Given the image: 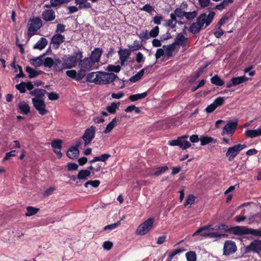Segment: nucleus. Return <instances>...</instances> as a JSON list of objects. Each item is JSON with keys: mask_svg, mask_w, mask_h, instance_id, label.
<instances>
[{"mask_svg": "<svg viewBox=\"0 0 261 261\" xmlns=\"http://www.w3.org/2000/svg\"><path fill=\"white\" fill-rule=\"evenodd\" d=\"M248 77H246L245 75H243L241 76L232 77L230 81L232 83V85H233V86H236L237 85H238L240 84L246 82L247 81H248Z\"/></svg>", "mask_w": 261, "mask_h": 261, "instance_id": "obj_24", "label": "nucleus"}, {"mask_svg": "<svg viewBox=\"0 0 261 261\" xmlns=\"http://www.w3.org/2000/svg\"><path fill=\"white\" fill-rule=\"evenodd\" d=\"M43 56H41L34 59H31V62L33 65L35 67H40L43 65V60L42 59Z\"/></svg>", "mask_w": 261, "mask_h": 261, "instance_id": "obj_34", "label": "nucleus"}, {"mask_svg": "<svg viewBox=\"0 0 261 261\" xmlns=\"http://www.w3.org/2000/svg\"><path fill=\"white\" fill-rule=\"evenodd\" d=\"M91 171L87 169L81 170L79 172L77 175V178L79 180H86L88 179V177L90 176ZM80 182V180L77 181L76 183L78 184Z\"/></svg>", "mask_w": 261, "mask_h": 261, "instance_id": "obj_20", "label": "nucleus"}, {"mask_svg": "<svg viewBox=\"0 0 261 261\" xmlns=\"http://www.w3.org/2000/svg\"><path fill=\"white\" fill-rule=\"evenodd\" d=\"M102 53L103 50L101 48H95L94 50L91 51V56L89 58H91L93 62L95 64L100 61Z\"/></svg>", "mask_w": 261, "mask_h": 261, "instance_id": "obj_18", "label": "nucleus"}, {"mask_svg": "<svg viewBox=\"0 0 261 261\" xmlns=\"http://www.w3.org/2000/svg\"><path fill=\"white\" fill-rule=\"evenodd\" d=\"M118 119L117 117L114 118L107 125L105 129L103 131L105 134L110 133L113 128L117 125V121Z\"/></svg>", "mask_w": 261, "mask_h": 261, "instance_id": "obj_29", "label": "nucleus"}, {"mask_svg": "<svg viewBox=\"0 0 261 261\" xmlns=\"http://www.w3.org/2000/svg\"><path fill=\"white\" fill-rule=\"evenodd\" d=\"M78 167V165L74 163H68L67 165V168L68 171L76 170Z\"/></svg>", "mask_w": 261, "mask_h": 261, "instance_id": "obj_60", "label": "nucleus"}, {"mask_svg": "<svg viewBox=\"0 0 261 261\" xmlns=\"http://www.w3.org/2000/svg\"><path fill=\"white\" fill-rule=\"evenodd\" d=\"M47 44V40L45 38H41L34 45V49H38L42 50L44 49Z\"/></svg>", "mask_w": 261, "mask_h": 261, "instance_id": "obj_23", "label": "nucleus"}, {"mask_svg": "<svg viewBox=\"0 0 261 261\" xmlns=\"http://www.w3.org/2000/svg\"><path fill=\"white\" fill-rule=\"evenodd\" d=\"M237 250V246L235 243L231 240L225 241L223 247V254L229 255L234 253Z\"/></svg>", "mask_w": 261, "mask_h": 261, "instance_id": "obj_14", "label": "nucleus"}, {"mask_svg": "<svg viewBox=\"0 0 261 261\" xmlns=\"http://www.w3.org/2000/svg\"><path fill=\"white\" fill-rule=\"evenodd\" d=\"M165 54V50L163 48H158L156 50V53L155 54V58L157 60L159 59L162 56H163Z\"/></svg>", "mask_w": 261, "mask_h": 261, "instance_id": "obj_61", "label": "nucleus"}, {"mask_svg": "<svg viewBox=\"0 0 261 261\" xmlns=\"http://www.w3.org/2000/svg\"><path fill=\"white\" fill-rule=\"evenodd\" d=\"M245 135L248 137L253 138L257 137L255 129H247L245 131Z\"/></svg>", "mask_w": 261, "mask_h": 261, "instance_id": "obj_59", "label": "nucleus"}, {"mask_svg": "<svg viewBox=\"0 0 261 261\" xmlns=\"http://www.w3.org/2000/svg\"><path fill=\"white\" fill-rule=\"evenodd\" d=\"M163 48L165 50L166 55L168 58L173 56V52L175 50V46L173 43L168 45H164Z\"/></svg>", "mask_w": 261, "mask_h": 261, "instance_id": "obj_22", "label": "nucleus"}, {"mask_svg": "<svg viewBox=\"0 0 261 261\" xmlns=\"http://www.w3.org/2000/svg\"><path fill=\"white\" fill-rule=\"evenodd\" d=\"M200 140L202 146L207 145L210 143H215L216 142V140L212 137H208L207 136L201 137Z\"/></svg>", "mask_w": 261, "mask_h": 261, "instance_id": "obj_27", "label": "nucleus"}, {"mask_svg": "<svg viewBox=\"0 0 261 261\" xmlns=\"http://www.w3.org/2000/svg\"><path fill=\"white\" fill-rule=\"evenodd\" d=\"M147 95L148 92L147 91H146L142 93L130 95L128 98L131 101H135L139 99L145 98Z\"/></svg>", "mask_w": 261, "mask_h": 261, "instance_id": "obj_28", "label": "nucleus"}, {"mask_svg": "<svg viewBox=\"0 0 261 261\" xmlns=\"http://www.w3.org/2000/svg\"><path fill=\"white\" fill-rule=\"evenodd\" d=\"M80 154V151L79 149H76L74 148V147H70L67 151L66 155L67 156L71 159H74L78 157Z\"/></svg>", "mask_w": 261, "mask_h": 261, "instance_id": "obj_21", "label": "nucleus"}, {"mask_svg": "<svg viewBox=\"0 0 261 261\" xmlns=\"http://www.w3.org/2000/svg\"><path fill=\"white\" fill-rule=\"evenodd\" d=\"M112 83L116 89H122L125 86L124 82L122 81L118 76Z\"/></svg>", "mask_w": 261, "mask_h": 261, "instance_id": "obj_37", "label": "nucleus"}, {"mask_svg": "<svg viewBox=\"0 0 261 261\" xmlns=\"http://www.w3.org/2000/svg\"><path fill=\"white\" fill-rule=\"evenodd\" d=\"M121 69V67L120 65H114L109 64L107 67V70L110 72L118 73Z\"/></svg>", "mask_w": 261, "mask_h": 261, "instance_id": "obj_36", "label": "nucleus"}, {"mask_svg": "<svg viewBox=\"0 0 261 261\" xmlns=\"http://www.w3.org/2000/svg\"><path fill=\"white\" fill-rule=\"evenodd\" d=\"M118 54L119 56V58H122L123 59L125 58V59H127L128 57L131 54V51L129 49H121L118 51Z\"/></svg>", "mask_w": 261, "mask_h": 261, "instance_id": "obj_35", "label": "nucleus"}, {"mask_svg": "<svg viewBox=\"0 0 261 261\" xmlns=\"http://www.w3.org/2000/svg\"><path fill=\"white\" fill-rule=\"evenodd\" d=\"M18 107L21 112L24 114H28L30 112V108L29 105L24 101H21L18 103Z\"/></svg>", "mask_w": 261, "mask_h": 261, "instance_id": "obj_25", "label": "nucleus"}, {"mask_svg": "<svg viewBox=\"0 0 261 261\" xmlns=\"http://www.w3.org/2000/svg\"><path fill=\"white\" fill-rule=\"evenodd\" d=\"M174 13L177 17L180 18H182L185 16H186V12L182 11L181 9L179 8L175 9L174 10Z\"/></svg>", "mask_w": 261, "mask_h": 261, "instance_id": "obj_57", "label": "nucleus"}, {"mask_svg": "<svg viewBox=\"0 0 261 261\" xmlns=\"http://www.w3.org/2000/svg\"><path fill=\"white\" fill-rule=\"evenodd\" d=\"M188 38L185 37L182 33H178L176 36L174 42L172 43L175 45L181 46L184 47L186 46Z\"/></svg>", "mask_w": 261, "mask_h": 261, "instance_id": "obj_16", "label": "nucleus"}, {"mask_svg": "<svg viewBox=\"0 0 261 261\" xmlns=\"http://www.w3.org/2000/svg\"><path fill=\"white\" fill-rule=\"evenodd\" d=\"M25 71L29 73V77L30 79L36 77L40 74V71H37L30 66L26 67Z\"/></svg>", "mask_w": 261, "mask_h": 261, "instance_id": "obj_30", "label": "nucleus"}, {"mask_svg": "<svg viewBox=\"0 0 261 261\" xmlns=\"http://www.w3.org/2000/svg\"><path fill=\"white\" fill-rule=\"evenodd\" d=\"M79 60V67L80 69H82L83 70L88 71L94 68L95 63L93 62L91 58L87 57Z\"/></svg>", "mask_w": 261, "mask_h": 261, "instance_id": "obj_13", "label": "nucleus"}, {"mask_svg": "<svg viewBox=\"0 0 261 261\" xmlns=\"http://www.w3.org/2000/svg\"><path fill=\"white\" fill-rule=\"evenodd\" d=\"M120 105L119 102H112L110 106H108L106 107V110L110 114H115L116 112L117 109L118 108Z\"/></svg>", "mask_w": 261, "mask_h": 261, "instance_id": "obj_31", "label": "nucleus"}, {"mask_svg": "<svg viewBox=\"0 0 261 261\" xmlns=\"http://www.w3.org/2000/svg\"><path fill=\"white\" fill-rule=\"evenodd\" d=\"M188 136L184 135L178 137L177 139L172 140L169 141L168 144L171 146H178L183 150L191 147V143L187 140Z\"/></svg>", "mask_w": 261, "mask_h": 261, "instance_id": "obj_8", "label": "nucleus"}, {"mask_svg": "<svg viewBox=\"0 0 261 261\" xmlns=\"http://www.w3.org/2000/svg\"><path fill=\"white\" fill-rule=\"evenodd\" d=\"M16 88L21 93H24L26 91V84L25 82H22L19 84L16 85Z\"/></svg>", "mask_w": 261, "mask_h": 261, "instance_id": "obj_46", "label": "nucleus"}, {"mask_svg": "<svg viewBox=\"0 0 261 261\" xmlns=\"http://www.w3.org/2000/svg\"><path fill=\"white\" fill-rule=\"evenodd\" d=\"M257 253L261 252V240H255L245 247V253Z\"/></svg>", "mask_w": 261, "mask_h": 261, "instance_id": "obj_12", "label": "nucleus"}, {"mask_svg": "<svg viewBox=\"0 0 261 261\" xmlns=\"http://www.w3.org/2000/svg\"><path fill=\"white\" fill-rule=\"evenodd\" d=\"M27 212L25 213V216H31L36 214L39 211V209L30 206L27 207Z\"/></svg>", "mask_w": 261, "mask_h": 261, "instance_id": "obj_38", "label": "nucleus"}, {"mask_svg": "<svg viewBox=\"0 0 261 261\" xmlns=\"http://www.w3.org/2000/svg\"><path fill=\"white\" fill-rule=\"evenodd\" d=\"M100 182L99 180H89L85 182L84 186L85 188H88L89 185L92 186L94 188H97L100 185Z\"/></svg>", "mask_w": 261, "mask_h": 261, "instance_id": "obj_43", "label": "nucleus"}, {"mask_svg": "<svg viewBox=\"0 0 261 261\" xmlns=\"http://www.w3.org/2000/svg\"><path fill=\"white\" fill-rule=\"evenodd\" d=\"M71 0H50L51 6L53 7L60 6L61 5L68 3Z\"/></svg>", "mask_w": 261, "mask_h": 261, "instance_id": "obj_42", "label": "nucleus"}, {"mask_svg": "<svg viewBox=\"0 0 261 261\" xmlns=\"http://www.w3.org/2000/svg\"><path fill=\"white\" fill-rule=\"evenodd\" d=\"M208 229H212L214 230V229L213 228H211V225H205L203 227H201L199 228H198V230H197L193 234V236H196L200 233L202 231L205 230H208Z\"/></svg>", "mask_w": 261, "mask_h": 261, "instance_id": "obj_53", "label": "nucleus"}, {"mask_svg": "<svg viewBox=\"0 0 261 261\" xmlns=\"http://www.w3.org/2000/svg\"><path fill=\"white\" fill-rule=\"evenodd\" d=\"M43 62V65L45 67L48 68L52 67L54 63V60L50 57H46Z\"/></svg>", "mask_w": 261, "mask_h": 261, "instance_id": "obj_40", "label": "nucleus"}, {"mask_svg": "<svg viewBox=\"0 0 261 261\" xmlns=\"http://www.w3.org/2000/svg\"><path fill=\"white\" fill-rule=\"evenodd\" d=\"M86 71L83 70L82 69H80V70H79L78 72H77L76 80L77 81H81L86 75Z\"/></svg>", "mask_w": 261, "mask_h": 261, "instance_id": "obj_56", "label": "nucleus"}, {"mask_svg": "<svg viewBox=\"0 0 261 261\" xmlns=\"http://www.w3.org/2000/svg\"><path fill=\"white\" fill-rule=\"evenodd\" d=\"M16 151L15 150H12L10 152H7L5 154V156L3 159V162L6 161L10 159V158L11 156H16Z\"/></svg>", "mask_w": 261, "mask_h": 261, "instance_id": "obj_58", "label": "nucleus"}, {"mask_svg": "<svg viewBox=\"0 0 261 261\" xmlns=\"http://www.w3.org/2000/svg\"><path fill=\"white\" fill-rule=\"evenodd\" d=\"M141 10L144 11L148 13H151L152 11L154 10V9L152 6H151L150 4H146L142 8Z\"/></svg>", "mask_w": 261, "mask_h": 261, "instance_id": "obj_62", "label": "nucleus"}, {"mask_svg": "<svg viewBox=\"0 0 261 261\" xmlns=\"http://www.w3.org/2000/svg\"><path fill=\"white\" fill-rule=\"evenodd\" d=\"M66 74L68 76L76 80L77 72L75 70H67Z\"/></svg>", "mask_w": 261, "mask_h": 261, "instance_id": "obj_63", "label": "nucleus"}, {"mask_svg": "<svg viewBox=\"0 0 261 261\" xmlns=\"http://www.w3.org/2000/svg\"><path fill=\"white\" fill-rule=\"evenodd\" d=\"M96 127L92 125L86 129L82 136V139L84 141L85 146H87L90 144L92 140L94 139L95 134Z\"/></svg>", "mask_w": 261, "mask_h": 261, "instance_id": "obj_9", "label": "nucleus"}, {"mask_svg": "<svg viewBox=\"0 0 261 261\" xmlns=\"http://www.w3.org/2000/svg\"><path fill=\"white\" fill-rule=\"evenodd\" d=\"M208 237L210 238H218L221 237H227V235L224 233H220L219 232H208Z\"/></svg>", "mask_w": 261, "mask_h": 261, "instance_id": "obj_45", "label": "nucleus"}, {"mask_svg": "<svg viewBox=\"0 0 261 261\" xmlns=\"http://www.w3.org/2000/svg\"><path fill=\"white\" fill-rule=\"evenodd\" d=\"M187 261H196V254L194 251H189L186 253Z\"/></svg>", "mask_w": 261, "mask_h": 261, "instance_id": "obj_39", "label": "nucleus"}, {"mask_svg": "<svg viewBox=\"0 0 261 261\" xmlns=\"http://www.w3.org/2000/svg\"><path fill=\"white\" fill-rule=\"evenodd\" d=\"M111 155L109 153H104L100 156H96V160H97V161H101V162H106L109 158H110Z\"/></svg>", "mask_w": 261, "mask_h": 261, "instance_id": "obj_48", "label": "nucleus"}, {"mask_svg": "<svg viewBox=\"0 0 261 261\" xmlns=\"http://www.w3.org/2000/svg\"><path fill=\"white\" fill-rule=\"evenodd\" d=\"M233 234L235 235L251 234L255 237H261V229H255L246 226H234L233 228Z\"/></svg>", "mask_w": 261, "mask_h": 261, "instance_id": "obj_4", "label": "nucleus"}, {"mask_svg": "<svg viewBox=\"0 0 261 261\" xmlns=\"http://www.w3.org/2000/svg\"><path fill=\"white\" fill-rule=\"evenodd\" d=\"M207 66H208V65L206 64L202 68H199L195 74L194 80L193 81H191V82H193L196 79H198L200 76V75L203 72L204 69L206 68Z\"/></svg>", "mask_w": 261, "mask_h": 261, "instance_id": "obj_51", "label": "nucleus"}, {"mask_svg": "<svg viewBox=\"0 0 261 261\" xmlns=\"http://www.w3.org/2000/svg\"><path fill=\"white\" fill-rule=\"evenodd\" d=\"M120 224V221H118L116 223L106 225L103 227L104 230H113L117 227Z\"/></svg>", "mask_w": 261, "mask_h": 261, "instance_id": "obj_50", "label": "nucleus"}, {"mask_svg": "<svg viewBox=\"0 0 261 261\" xmlns=\"http://www.w3.org/2000/svg\"><path fill=\"white\" fill-rule=\"evenodd\" d=\"M64 36L60 34H56L52 37L51 43L53 44L54 46L56 45L55 48L58 49L59 45L64 41Z\"/></svg>", "mask_w": 261, "mask_h": 261, "instance_id": "obj_19", "label": "nucleus"}, {"mask_svg": "<svg viewBox=\"0 0 261 261\" xmlns=\"http://www.w3.org/2000/svg\"><path fill=\"white\" fill-rule=\"evenodd\" d=\"M159 27L155 26L149 33V35L152 38H155L158 36L159 33Z\"/></svg>", "mask_w": 261, "mask_h": 261, "instance_id": "obj_47", "label": "nucleus"}, {"mask_svg": "<svg viewBox=\"0 0 261 261\" xmlns=\"http://www.w3.org/2000/svg\"><path fill=\"white\" fill-rule=\"evenodd\" d=\"M83 58V51L79 50L72 56H68L63 60V68L69 69L75 67L78 61Z\"/></svg>", "mask_w": 261, "mask_h": 261, "instance_id": "obj_3", "label": "nucleus"}, {"mask_svg": "<svg viewBox=\"0 0 261 261\" xmlns=\"http://www.w3.org/2000/svg\"><path fill=\"white\" fill-rule=\"evenodd\" d=\"M215 15V12H212L207 15L203 13L201 14L196 19V22L192 23L189 31L193 34L195 35L199 33L203 28L204 23L205 26L204 28L209 25L212 22Z\"/></svg>", "mask_w": 261, "mask_h": 261, "instance_id": "obj_2", "label": "nucleus"}, {"mask_svg": "<svg viewBox=\"0 0 261 261\" xmlns=\"http://www.w3.org/2000/svg\"><path fill=\"white\" fill-rule=\"evenodd\" d=\"M195 201V196L192 194H190L187 197L186 201H185L184 205L187 206L188 204L192 205V204L194 203Z\"/></svg>", "mask_w": 261, "mask_h": 261, "instance_id": "obj_44", "label": "nucleus"}, {"mask_svg": "<svg viewBox=\"0 0 261 261\" xmlns=\"http://www.w3.org/2000/svg\"><path fill=\"white\" fill-rule=\"evenodd\" d=\"M32 103L34 108L39 112L41 115H44L48 113V111L46 109V105L43 99H39L36 98H32Z\"/></svg>", "mask_w": 261, "mask_h": 261, "instance_id": "obj_11", "label": "nucleus"}, {"mask_svg": "<svg viewBox=\"0 0 261 261\" xmlns=\"http://www.w3.org/2000/svg\"><path fill=\"white\" fill-rule=\"evenodd\" d=\"M186 16L185 17L189 20H192L195 18L197 15L196 11L186 12L185 13Z\"/></svg>", "mask_w": 261, "mask_h": 261, "instance_id": "obj_55", "label": "nucleus"}, {"mask_svg": "<svg viewBox=\"0 0 261 261\" xmlns=\"http://www.w3.org/2000/svg\"><path fill=\"white\" fill-rule=\"evenodd\" d=\"M247 147L246 145L238 144L228 148L225 156L229 162L232 161L240 152Z\"/></svg>", "mask_w": 261, "mask_h": 261, "instance_id": "obj_7", "label": "nucleus"}, {"mask_svg": "<svg viewBox=\"0 0 261 261\" xmlns=\"http://www.w3.org/2000/svg\"><path fill=\"white\" fill-rule=\"evenodd\" d=\"M211 82L213 84L218 86H222L224 84V81L218 75H215L211 77Z\"/></svg>", "mask_w": 261, "mask_h": 261, "instance_id": "obj_32", "label": "nucleus"}, {"mask_svg": "<svg viewBox=\"0 0 261 261\" xmlns=\"http://www.w3.org/2000/svg\"><path fill=\"white\" fill-rule=\"evenodd\" d=\"M46 94H48V99L50 100H56L59 98V95L56 92H51L49 93L46 91Z\"/></svg>", "mask_w": 261, "mask_h": 261, "instance_id": "obj_54", "label": "nucleus"}, {"mask_svg": "<svg viewBox=\"0 0 261 261\" xmlns=\"http://www.w3.org/2000/svg\"><path fill=\"white\" fill-rule=\"evenodd\" d=\"M30 22L28 30V35L30 38L36 34V32L42 26V21L39 17L30 19Z\"/></svg>", "mask_w": 261, "mask_h": 261, "instance_id": "obj_5", "label": "nucleus"}, {"mask_svg": "<svg viewBox=\"0 0 261 261\" xmlns=\"http://www.w3.org/2000/svg\"><path fill=\"white\" fill-rule=\"evenodd\" d=\"M142 46V43L140 41L136 40L134 41L132 45H128V46L129 47V49L131 51H134L141 49Z\"/></svg>", "mask_w": 261, "mask_h": 261, "instance_id": "obj_33", "label": "nucleus"}, {"mask_svg": "<svg viewBox=\"0 0 261 261\" xmlns=\"http://www.w3.org/2000/svg\"><path fill=\"white\" fill-rule=\"evenodd\" d=\"M238 124V121H229L223 127L221 135L224 136L225 134H226L232 136L237 128Z\"/></svg>", "mask_w": 261, "mask_h": 261, "instance_id": "obj_10", "label": "nucleus"}, {"mask_svg": "<svg viewBox=\"0 0 261 261\" xmlns=\"http://www.w3.org/2000/svg\"><path fill=\"white\" fill-rule=\"evenodd\" d=\"M117 77V75L113 72L96 71L88 73L86 80L96 85H107L112 83Z\"/></svg>", "mask_w": 261, "mask_h": 261, "instance_id": "obj_1", "label": "nucleus"}, {"mask_svg": "<svg viewBox=\"0 0 261 261\" xmlns=\"http://www.w3.org/2000/svg\"><path fill=\"white\" fill-rule=\"evenodd\" d=\"M169 169L168 167L167 166H165L164 167H158L156 169V170L153 173V175L159 176L161 174L165 172L168 171Z\"/></svg>", "mask_w": 261, "mask_h": 261, "instance_id": "obj_41", "label": "nucleus"}, {"mask_svg": "<svg viewBox=\"0 0 261 261\" xmlns=\"http://www.w3.org/2000/svg\"><path fill=\"white\" fill-rule=\"evenodd\" d=\"M45 93H46V91L41 89H35L33 91L30 92V94L31 95H34L38 98H42L43 97Z\"/></svg>", "mask_w": 261, "mask_h": 261, "instance_id": "obj_26", "label": "nucleus"}, {"mask_svg": "<svg viewBox=\"0 0 261 261\" xmlns=\"http://www.w3.org/2000/svg\"><path fill=\"white\" fill-rule=\"evenodd\" d=\"M229 14L228 13L225 14L224 15H223L222 18L220 19V20L218 22V24L220 26H221L225 24L229 19Z\"/></svg>", "mask_w": 261, "mask_h": 261, "instance_id": "obj_52", "label": "nucleus"}, {"mask_svg": "<svg viewBox=\"0 0 261 261\" xmlns=\"http://www.w3.org/2000/svg\"><path fill=\"white\" fill-rule=\"evenodd\" d=\"M63 141L61 139H56L52 141L51 146L54 152L57 154L58 159H61L62 156V153L61 150L62 148V144Z\"/></svg>", "mask_w": 261, "mask_h": 261, "instance_id": "obj_15", "label": "nucleus"}, {"mask_svg": "<svg viewBox=\"0 0 261 261\" xmlns=\"http://www.w3.org/2000/svg\"><path fill=\"white\" fill-rule=\"evenodd\" d=\"M154 222V218H149L138 227L136 233L141 236L147 234L152 228Z\"/></svg>", "mask_w": 261, "mask_h": 261, "instance_id": "obj_6", "label": "nucleus"}, {"mask_svg": "<svg viewBox=\"0 0 261 261\" xmlns=\"http://www.w3.org/2000/svg\"><path fill=\"white\" fill-rule=\"evenodd\" d=\"M113 244L111 241H106L103 243L102 247L107 250H110L113 247Z\"/></svg>", "mask_w": 261, "mask_h": 261, "instance_id": "obj_64", "label": "nucleus"}, {"mask_svg": "<svg viewBox=\"0 0 261 261\" xmlns=\"http://www.w3.org/2000/svg\"><path fill=\"white\" fill-rule=\"evenodd\" d=\"M224 102V98L223 97H219L215 99L213 102L216 108L222 106Z\"/></svg>", "mask_w": 261, "mask_h": 261, "instance_id": "obj_49", "label": "nucleus"}, {"mask_svg": "<svg viewBox=\"0 0 261 261\" xmlns=\"http://www.w3.org/2000/svg\"><path fill=\"white\" fill-rule=\"evenodd\" d=\"M42 18L45 21H51L56 18L55 11L51 9H46L42 12Z\"/></svg>", "mask_w": 261, "mask_h": 261, "instance_id": "obj_17", "label": "nucleus"}]
</instances>
